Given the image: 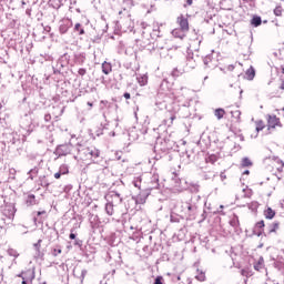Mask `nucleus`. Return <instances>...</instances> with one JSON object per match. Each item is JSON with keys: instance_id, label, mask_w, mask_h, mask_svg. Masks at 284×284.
Returning <instances> with one entry per match:
<instances>
[{"instance_id": "obj_42", "label": "nucleus", "mask_w": 284, "mask_h": 284, "mask_svg": "<svg viewBox=\"0 0 284 284\" xmlns=\"http://www.w3.org/2000/svg\"><path fill=\"white\" fill-rule=\"evenodd\" d=\"M41 243H43V240H39L36 244H33V247L36 248V252H40Z\"/></svg>"}, {"instance_id": "obj_51", "label": "nucleus", "mask_w": 284, "mask_h": 284, "mask_svg": "<svg viewBox=\"0 0 284 284\" xmlns=\"http://www.w3.org/2000/svg\"><path fill=\"white\" fill-rule=\"evenodd\" d=\"M41 185H42V187H48V185H50V183H48L45 180H42Z\"/></svg>"}, {"instance_id": "obj_45", "label": "nucleus", "mask_w": 284, "mask_h": 284, "mask_svg": "<svg viewBox=\"0 0 284 284\" xmlns=\"http://www.w3.org/2000/svg\"><path fill=\"white\" fill-rule=\"evenodd\" d=\"M133 185L134 187H138L139 190H141V179H136L135 181H133Z\"/></svg>"}, {"instance_id": "obj_20", "label": "nucleus", "mask_w": 284, "mask_h": 284, "mask_svg": "<svg viewBox=\"0 0 284 284\" xmlns=\"http://www.w3.org/2000/svg\"><path fill=\"white\" fill-rule=\"evenodd\" d=\"M39 174V168L34 166L33 169H31L29 172H28V176L30 179V181H34V179H37Z\"/></svg>"}, {"instance_id": "obj_18", "label": "nucleus", "mask_w": 284, "mask_h": 284, "mask_svg": "<svg viewBox=\"0 0 284 284\" xmlns=\"http://www.w3.org/2000/svg\"><path fill=\"white\" fill-rule=\"evenodd\" d=\"M261 23H263V19H261V16H253L251 20V26H253V28H258Z\"/></svg>"}, {"instance_id": "obj_63", "label": "nucleus", "mask_w": 284, "mask_h": 284, "mask_svg": "<svg viewBox=\"0 0 284 284\" xmlns=\"http://www.w3.org/2000/svg\"><path fill=\"white\" fill-rule=\"evenodd\" d=\"M281 205H282V207L284 210V200L281 201Z\"/></svg>"}, {"instance_id": "obj_50", "label": "nucleus", "mask_w": 284, "mask_h": 284, "mask_svg": "<svg viewBox=\"0 0 284 284\" xmlns=\"http://www.w3.org/2000/svg\"><path fill=\"white\" fill-rule=\"evenodd\" d=\"M61 248H53V251H52V255L53 256H57L58 254H61Z\"/></svg>"}, {"instance_id": "obj_58", "label": "nucleus", "mask_w": 284, "mask_h": 284, "mask_svg": "<svg viewBox=\"0 0 284 284\" xmlns=\"http://www.w3.org/2000/svg\"><path fill=\"white\" fill-rule=\"evenodd\" d=\"M42 214H45V211H38L37 216H41Z\"/></svg>"}, {"instance_id": "obj_39", "label": "nucleus", "mask_w": 284, "mask_h": 284, "mask_svg": "<svg viewBox=\"0 0 284 284\" xmlns=\"http://www.w3.org/2000/svg\"><path fill=\"white\" fill-rule=\"evenodd\" d=\"M231 115L233 116V119H236V121H241V111H232Z\"/></svg>"}, {"instance_id": "obj_29", "label": "nucleus", "mask_w": 284, "mask_h": 284, "mask_svg": "<svg viewBox=\"0 0 284 284\" xmlns=\"http://www.w3.org/2000/svg\"><path fill=\"white\" fill-rule=\"evenodd\" d=\"M59 172L62 175L70 174V169H69L68 164L60 165Z\"/></svg>"}, {"instance_id": "obj_36", "label": "nucleus", "mask_w": 284, "mask_h": 284, "mask_svg": "<svg viewBox=\"0 0 284 284\" xmlns=\"http://www.w3.org/2000/svg\"><path fill=\"white\" fill-rule=\"evenodd\" d=\"M254 270H256L257 272H261V270H263V257H261L258 262L254 264Z\"/></svg>"}, {"instance_id": "obj_1", "label": "nucleus", "mask_w": 284, "mask_h": 284, "mask_svg": "<svg viewBox=\"0 0 284 284\" xmlns=\"http://www.w3.org/2000/svg\"><path fill=\"white\" fill-rule=\"evenodd\" d=\"M79 148L78 150V154L79 155H74V160L75 161H92V163H103V156H101V151L99 149H97L95 146H82L80 144H78Z\"/></svg>"}, {"instance_id": "obj_40", "label": "nucleus", "mask_w": 284, "mask_h": 284, "mask_svg": "<svg viewBox=\"0 0 284 284\" xmlns=\"http://www.w3.org/2000/svg\"><path fill=\"white\" fill-rule=\"evenodd\" d=\"M183 72H185V71H183V70H179V69H173V71H172V77H181V74H183Z\"/></svg>"}, {"instance_id": "obj_12", "label": "nucleus", "mask_w": 284, "mask_h": 284, "mask_svg": "<svg viewBox=\"0 0 284 284\" xmlns=\"http://www.w3.org/2000/svg\"><path fill=\"white\" fill-rule=\"evenodd\" d=\"M171 34L175 38V39H185L186 34H187V31L185 30H182L181 28H176V29H173Z\"/></svg>"}, {"instance_id": "obj_44", "label": "nucleus", "mask_w": 284, "mask_h": 284, "mask_svg": "<svg viewBox=\"0 0 284 284\" xmlns=\"http://www.w3.org/2000/svg\"><path fill=\"white\" fill-rule=\"evenodd\" d=\"M78 74H79L80 77H85V74H88V70H87L85 68H80V69L78 70Z\"/></svg>"}, {"instance_id": "obj_56", "label": "nucleus", "mask_w": 284, "mask_h": 284, "mask_svg": "<svg viewBox=\"0 0 284 284\" xmlns=\"http://www.w3.org/2000/svg\"><path fill=\"white\" fill-rule=\"evenodd\" d=\"M69 237L71 239V241H74V239H77V234L70 233Z\"/></svg>"}, {"instance_id": "obj_9", "label": "nucleus", "mask_w": 284, "mask_h": 284, "mask_svg": "<svg viewBox=\"0 0 284 284\" xmlns=\"http://www.w3.org/2000/svg\"><path fill=\"white\" fill-rule=\"evenodd\" d=\"M72 27V20L65 19L60 22L59 32L60 34H65Z\"/></svg>"}, {"instance_id": "obj_64", "label": "nucleus", "mask_w": 284, "mask_h": 284, "mask_svg": "<svg viewBox=\"0 0 284 284\" xmlns=\"http://www.w3.org/2000/svg\"><path fill=\"white\" fill-rule=\"evenodd\" d=\"M141 26H142V28H145V22H142V24H141Z\"/></svg>"}, {"instance_id": "obj_8", "label": "nucleus", "mask_w": 284, "mask_h": 284, "mask_svg": "<svg viewBox=\"0 0 284 284\" xmlns=\"http://www.w3.org/2000/svg\"><path fill=\"white\" fill-rule=\"evenodd\" d=\"M176 23L178 26H180V29L190 32V22L185 16L181 14L180 17H178Z\"/></svg>"}, {"instance_id": "obj_11", "label": "nucleus", "mask_w": 284, "mask_h": 284, "mask_svg": "<svg viewBox=\"0 0 284 284\" xmlns=\"http://www.w3.org/2000/svg\"><path fill=\"white\" fill-rule=\"evenodd\" d=\"M268 130L276 128V125H281V120L276 115H270L267 120Z\"/></svg>"}, {"instance_id": "obj_14", "label": "nucleus", "mask_w": 284, "mask_h": 284, "mask_svg": "<svg viewBox=\"0 0 284 284\" xmlns=\"http://www.w3.org/2000/svg\"><path fill=\"white\" fill-rule=\"evenodd\" d=\"M73 61L75 65H83L85 63V53H75Z\"/></svg>"}, {"instance_id": "obj_55", "label": "nucleus", "mask_w": 284, "mask_h": 284, "mask_svg": "<svg viewBox=\"0 0 284 284\" xmlns=\"http://www.w3.org/2000/svg\"><path fill=\"white\" fill-rule=\"evenodd\" d=\"M123 97H124V99L128 100V99H131L132 95H131L129 92H125V93L123 94Z\"/></svg>"}, {"instance_id": "obj_26", "label": "nucleus", "mask_w": 284, "mask_h": 284, "mask_svg": "<svg viewBox=\"0 0 284 284\" xmlns=\"http://www.w3.org/2000/svg\"><path fill=\"white\" fill-rule=\"evenodd\" d=\"M246 77L248 81H252L254 77H256V70H254V67H250V69L246 70Z\"/></svg>"}, {"instance_id": "obj_2", "label": "nucleus", "mask_w": 284, "mask_h": 284, "mask_svg": "<svg viewBox=\"0 0 284 284\" xmlns=\"http://www.w3.org/2000/svg\"><path fill=\"white\" fill-rule=\"evenodd\" d=\"M159 174H153L150 179L148 187H145L136 199V203H145V200L150 196L152 190H159Z\"/></svg>"}, {"instance_id": "obj_48", "label": "nucleus", "mask_w": 284, "mask_h": 284, "mask_svg": "<svg viewBox=\"0 0 284 284\" xmlns=\"http://www.w3.org/2000/svg\"><path fill=\"white\" fill-rule=\"evenodd\" d=\"M263 128H265V126L263 125V122L257 123V125H256V132H261V131L263 130Z\"/></svg>"}, {"instance_id": "obj_17", "label": "nucleus", "mask_w": 284, "mask_h": 284, "mask_svg": "<svg viewBox=\"0 0 284 284\" xmlns=\"http://www.w3.org/2000/svg\"><path fill=\"white\" fill-rule=\"evenodd\" d=\"M136 81H138L139 85H141V87L148 85V75H145V74H138L136 75Z\"/></svg>"}, {"instance_id": "obj_15", "label": "nucleus", "mask_w": 284, "mask_h": 284, "mask_svg": "<svg viewBox=\"0 0 284 284\" xmlns=\"http://www.w3.org/2000/svg\"><path fill=\"white\" fill-rule=\"evenodd\" d=\"M26 205H28V207H31L32 205H39L37 196H34V194H29L26 199Z\"/></svg>"}, {"instance_id": "obj_19", "label": "nucleus", "mask_w": 284, "mask_h": 284, "mask_svg": "<svg viewBox=\"0 0 284 284\" xmlns=\"http://www.w3.org/2000/svg\"><path fill=\"white\" fill-rule=\"evenodd\" d=\"M216 161H219V155H216V154H209L205 156V162L211 163V165H214V163H216Z\"/></svg>"}, {"instance_id": "obj_52", "label": "nucleus", "mask_w": 284, "mask_h": 284, "mask_svg": "<svg viewBox=\"0 0 284 284\" xmlns=\"http://www.w3.org/2000/svg\"><path fill=\"white\" fill-rule=\"evenodd\" d=\"M61 176H63V175H62V173H60V171L54 173V179H61Z\"/></svg>"}, {"instance_id": "obj_35", "label": "nucleus", "mask_w": 284, "mask_h": 284, "mask_svg": "<svg viewBox=\"0 0 284 284\" xmlns=\"http://www.w3.org/2000/svg\"><path fill=\"white\" fill-rule=\"evenodd\" d=\"M7 254L9 256H13V258H19V252H17L14 248H8Z\"/></svg>"}, {"instance_id": "obj_57", "label": "nucleus", "mask_w": 284, "mask_h": 284, "mask_svg": "<svg viewBox=\"0 0 284 284\" xmlns=\"http://www.w3.org/2000/svg\"><path fill=\"white\" fill-rule=\"evenodd\" d=\"M244 1V3H250V6H252V3H254V1H256V0H243Z\"/></svg>"}, {"instance_id": "obj_62", "label": "nucleus", "mask_w": 284, "mask_h": 284, "mask_svg": "<svg viewBox=\"0 0 284 284\" xmlns=\"http://www.w3.org/2000/svg\"><path fill=\"white\" fill-rule=\"evenodd\" d=\"M243 174H250V170H245Z\"/></svg>"}, {"instance_id": "obj_60", "label": "nucleus", "mask_w": 284, "mask_h": 284, "mask_svg": "<svg viewBox=\"0 0 284 284\" xmlns=\"http://www.w3.org/2000/svg\"><path fill=\"white\" fill-rule=\"evenodd\" d=\"M194 3V0H186V6H192Z\"/></svg>"}, {"instance_id": "obj_24", "label": "nucleus", "mask_w": 284, "mask_h": 284, "mask_svg": "<svg viewBox=\"0 0 284 284\" xmlns=\"http://www.w3.org/2000/svg\"><path fill=\"white\" fill-rule=\"evenodd\" d=\"M186 65L190 68V70H194L196 68V60H194L193 57H187L186 58Z\"/></svg>"}, {"instance_id": "obj_25", "label": "nucleus", "mask_w": 284, "mask_h": 284, "mask_svg": "<svg viewBox=\"0 0 284 284\" xmlns=\"http://www.w3.org/2000/svg\"><path fill=\"white\" fill-rule=\"evenodd\" d=\"M214 116H216V119L219 120V121H221V119H223L224 116H225V109H216L215 111H214Z\"/></svg>"}, {"instance_id": "obj_47", "label": "nucleus", "mask_w": 284, "mask_h": 284, "mask_svg": "<svg viewBox=\"0 0 284 284\" xmlns=\"http://www.w3.org/2000/svg\"><path fill=\"white\" fill-rule=\"evenodd\" d=\"M44 121L45 123H50V121H52V115H50V113L44 114Z\"/></svg>"}, {"instance_id": "obj_31", "label": "nucleus", "mask_w": 284, "mask_h": 284, "mask_svg": "<svg viewBox=\"0 0 284 284\" xmlns=\"http://www.w3.org/2000/svg\"><path fill=\"white\" fill-rule=\"evenodd\" d=\"M230 225H231L232 227H235V229L241 225V223L239 222V216H237V215H234V216L232 217V220L230 221Z\"/></svg>"}, {"instance_id": "obj_34", "label": "nucleus", "mask_w": 284, "mask_h": 284, "mask_svg": "<svg viewBox=\"0 0 284 284\" xmlns=\"http://www.w3.org/2000/svg\"><path fill=\"white\" fill-rule=\"evenodd\" d=\"M280 225H281V223H278V222H273V223L270 225V230H268L270 234H272V232H276V230H278Z\"/></svg>"}, {"instance_id": "obj_22", "label": "nucleus", "mask_w": 284, "mask_h": 284, "mask_svg": "<svg viewBox=\"0 0 284 284\" xmlns=\"http://www.w3.org/2000/svg\"><path fill=\"white\" fill-rule=\"evenodd\" d=\"M102 72H103V74H110V72H112V64L104 61L102 63Z\"/></svg>"}, {"instance_id": "obj_46", "label": "nucleus", "mask_w": 284, "mask_h": 284, "mask_svg": "<svg viewBox=\"0 0 284 284\" xmlns=\"http://www.w3.org/2000/svg\"><path fill=\"white\" fill-rule=\"evenodd\" d=\"M153 284H163V276H156Z\"/></svg>"}, {"instance_id": "obj_61", "label": "nucleus", "mask_w": 284, "mask_h": 284, "mask_svg": "<svg viewBox=\"0 0 284 284\" xmlns=\"http://www.w3.org/2000/svg\"><path fill=\"white\" fill-rule=\"evenodd\" d=\"M16 173H17V170L10 169V174H16Z\"/></svg>"}, {"instance_id": "obj_37", "label": "nucleus", "mask_w": 284, "mask_h": 284, "mask_svg": "<svg viewBox=\"0 0 284 284\" xmlns=\"http://www.w3.org/2000/svg\"><path fill=\"white\" fill-rule=\"evenodd\" d=\"M241 274L242 276H246V278H250V276H252V271H250V268H242Z\"/></svg>"}, {"instance_id": "obj_43", "label": "nucleus", "mask_w": 284, "mask_h": 284, "mask_svg": "<svg viewBox=\"0 0 284 284\" xmlns=\"http://www.w3.org/2000/svg\"><path fill=\"white\" fill-rule=\"evenodd\" d=\"M195 278H196L197 281H200V282H203V281H205V274H204L203 272H200V273L195 276Z\"/></svg>"}, {"instance_id": "obj_41", "label": "nucleus", "mask_w": 284, "mask_h": 284, "mask_svg": "<svg viewBox=\"0 0 284 284\" xmlns=\"http://www.w3.org/2000/svg\"><path fill=\"white\" fill-rule=\"evenodd\" d=\"M176 119V115H171L169 120H164L166 125H172L174 123V120Z\"/></svg>"}, {"instance_id": "obj_10", "label": "nucleus", "mask_w": 284, "mask_h": 284, "mask_svg": "<svg viewBox=\"0 0 284 284\" xmlns=\"http://www.w3.org/2000/svg\"><path fill=\"white\" fill-rule=\"evenodd\" d=\"M20 278H22V284H28V281L32 282L34 281V271H27L24 273H21L20 275Z\"/></svg>"}, {"instance_id": "obj_7", "label": "nucleus", "mask_w": 284, "mask_h": 284, "mask_svg": "<svg viewBox=\"0 0 284 284\" xmlns=\"http://www.w3.org/2000/svg\"><path fill=\"white\" fill-rule=\"evenodd\" d=\"M105 199L109 203H112V205H121L123 203V197L116 191L109 192Z\"/></svg>"}, {"instance_id": "obj_38", "label": "nucleus", "mask_w": 284, "mask_h": 284, "mask_svg": "<svg viewBox=\"0 0 284 284\" xmlns=\"http://www.w3.org/2000/svg\"><path fill=\"white\" fill-rule=\"evenodd\" d=\"M274 14H275V17H282V14H283V7L277 6V7L274 9Z\"/></svg>"}, {"instance_id": "obj_27", "label": "nucleus", "mask_w": 284, "mask_h": 284, "mask_svg": "<svg viewBox=\"0 0 284 284\" xmlns=\"http://www.w3.org/2000/svg\"><path fill=\"white\" fill-rule=\"evenodd\" d=\"M263 227H265V221H260L255 224V230H258L257 236H261V234H263Z\"/></svg>"}, {"instance_id": "obj_13", "label": "nucleus", "mask_w": 284, "mask_h": 284, "mask_svg": "<svg viewBox=\"0 0 284 284\" xmlns=\"http://www.w3.org/2000/svg\"><path fill=\"white\" fill-rule=\"evenodd\" d=\"M21 128L22 130H27L29 133L32 132V122L28 120V116H24V119L21 120Z\"/></svg>"}, {"instance_id": "obj_32", "label": "nucleus", "mask_w": 284, "mask_h": 284, "mask_svg": "<svg viewBox=\"0 0 284 284\" xmlns=\"http://www.w3.org/2000/svg\"><path fill=\"white\" fill-rule=\"evenodd\" d=\"M203 63H204L205 68H212V65H210L212 63V54L204 57Z\"/></svg>"}, {"instance_id": "obj_59", "label": "nucleus", "mask_w": 284, "mask_h": 284, "mask_svg": "<svg viewBox=\"0 0 284 284\" xmlns=\"http://www.w3.org/2000/svg\"><path fill=\"white\" fill-rule=\"evenodd\" d=\"M221 179H222V181H225V179H227V176L225 175V173H221Z\"/></svg>"}, {"instance_id": "obj_23", "label": "nucleus", "mask_w": 284, "mask_h": 284, "mask_svg": "<svg viewBox=\"0 0 284 284\" xmlns=\"http://www.w3.org/2000/svg\"><path fill=\"white\" fill-rule=\"evenodd\" d=\"M264 216H265V219L272 220V219H274V216H276V212L274 210H272V207H267L264 211Z\"/></svg>"}, {"instance_id": "obj_49", "label": "nucleus", "mask_w": 284, "mask_h": 284, "mask_svg": "<svg viewBox=\"0 0 284 284\" xmlns=\"http://www.w3.org/2000/svg\"><path fill=\"white\" fill-rule=\"evenodd\" d=\"M122 225H123V227H124V230H134V226H130L129 224H128V222H123L122 223Z\"/></svg>"}, {"instance_id": "obj_21", "label": "nucleus", "mask_w": 284, "mask_h": 284, "mask_svg": "<svg viewBox=\"0 0 284 284\" xmlns=\"http://www.w3.org/2000/svg\"><path fill=\"white\" fill-rule=\"evenodd\" d=\"M73 32H78V34L81 37L83 34H85V29L83 28V24L81 23H75L74 28H73Z\"/></svg>"}, {"instance_id": "obj_3", "label": "nucleus", "mask_w": 284, "mask_h": 284, "mask_svg": "<svg viewBox=\"0 0 284 284\" xmlns=\"http://www.w3.org/2000/svg\"><path fill=\"white\" fill-rule=\"evenodd\" d=\"M120 20L119 23L121 24V28L124 30H129V32H132L134 30V21H132V18L130 16V11L126 9H123L119 12Z\"/></svg>"}, {"instance_id": "obj_16", "label": "nucleus", "mask_w": 284, "mask_h": 284, "mask_svg": "<svg viewBox=\"0 0 284 284\" xmlns=\"http://www.w3.org/2000/svg\"><path fill=\"white\" fill-rule=\"evenodd\" d=\"M63 68H65V67L63 65V61L58 60L57 63H55V65H53V72H54L55 74H61V72H63Z\"/></svg>"}, {"instance_id": "obj_33", "label": "nucleus", "mask_w": 284, "mask_h": 284, "mask_svg": "<svg viewBox=\"0 0 284 284\" xmlns=\"http://www.w3.org/2000/svg\"><path fill=\"white\" fill-rule=\"evenodd\" d=\"M247 207L251 212H256L258 210V202H251L247 204Z\"/></svg>"}, {"instance_id": "obj_53", "label": "nucleus", "mask_w": 284, "mask_h": 284, "mask_svg": "<svg viewBox=\"0 0 284 284\" xmlns=\"http://www.w3.org/2000/svg\"><path fill=\"white\" fill-rule=\"evenodd\" d=\"M159 32H161V31H159V29H154V30H153V33H152L153 37H160V36H159Z\"/></svg>"}, {"instance_id": "obj_30", "label": "nucleus", "mask_w": 284, "mask_h": 284, "mask_svg": "<svg viewBox=\"0 0 284 284\" xmlns=\"http://www.w3.org/2000/svg\"><path fill=\"white\" fill-rule=\"evenodd\" d=\"M241 165L242 168H252L253 163L252 160H250V158H243Z\"/></svg>"}, {"instance_id": "obj_6", "label": "nucleus", "mask_w": 284, "mask_h": 284, "mask_svg": "<svg viewBox=\"0 0 284 284\" xmlns=\"http://www.w3.org/2000/svg\"><path fill=\"white\" fill-rule=\"evenodd\" d=\"M72 150H74V145L72 143L58 145L54 154L57 156H68V154H72Z\"/></svg>"}, {"instance_id": "obj_5", "label": "nucleus", "mask_w": 284, "mask_h": 284, "mask_svg": "<svg viewBox=\"0 0 284 284\" xmlns=\"http://www.w3.org/2000/svg\"><path fill=\"white\" fill-rule=\"evenodd\" d=\"M199 199H201V196L199 195H193L189 202H185L182 207L184 210H186V214L189 216H194V214H196V210H199V206L196 205V202L194 201H199Z\"/></svg>"}, {"instance_id": "obj_54", "label": "nucleus", "mask_w": 284, "mask_h": 284, "mask_svg": "<svg viewBox=\"0 0 284 284\" xmlns=\"http://www.w3.org/2000/svg\"><path fill=\"white\" fill-rule=\"evenodd\" d=\"M88 274V271L87 270H82L81 271V277L82 278H85V275Z\"/></svg>"}, {"instance_id": "obj_28", "label": "nucleus", "mask_w": 284, "mask_h": 284, "mask_svg": "<svg viewBox=\"0 0 284 284\" xmlns=\"http://www.w3.org/2000/svg\"><path fill=\"white\" fill-rule=\"evenodd\" d=\"M105 212H106L108 216H112V214H114V204L108 202L105 204Z\"/></svg>"}, {"instance_id": "obj_4", "label": "nucleus", "mask_w": 284, "mask_h": 284, "mask_svg": "<svg viewBox=\"0 0 284 284\" xmlns=\"http://www.w3.org/2000/svg\"><path fill=\"white\" fill-rule=\"evenodd\" d=\"M12 221H14V207L7 206L3 209L0 216V227L3 230L6 225L12 224Z\"/></svg>"}]
</instances>
